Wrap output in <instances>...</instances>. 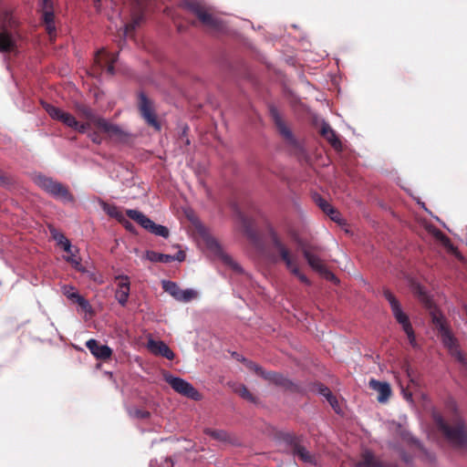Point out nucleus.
<instances>
[{
	"label": "nucleus",
	"instance_id": "nucleus-1",
	"mask_svg": "<svg viewBox=\"0 0 467 467\" xmlns=\"http://www.w3.org/2000/svg\"><path fill=\"white\" fill-rule=\"evenodd\" d=\"M431 321L449 354L462 366L467 365V358L461 351L457 338L453 336L447 319L442 313L434 308L431 311Z\"/></svg>",
	"mask_w": 467,
	"mask_h": 467
},
{
	"label": "nucleus",
	"instance_id": "nucleus-2",
	"mask_svg": "<svg viewBox=\"0 0 467 467\" xmlns=\"http://www.w3.org/2000/svg\"><path fill=\"white\" fill-rule=\"evenodd\" d=\"M437 428L443 433L448 441L459 449H467V429L462 420L456 418L448 423L440 414H434Z\"/></svg>",
	"mask_w": 467,
	"mask_h": 467
},
{
	"label": "nucleus",
	"instance_id": "nucleus-3",
	"mask_svg": "<svg viewBox=\"0 0 467 467\" xmlns=\"http://www.w3.org/2000/svg\"><path fill=\"white\" fill-rule=\"evenodd\" d=\"M34 182L38 187L55 199L61 200L65 202H73L75 201L74 195L70 192L69 189L51 177L36 174L34 177Z\"/></svg>",
	"mask_w": 467,
	"mask_h": 467
},
{
	"label": "nucleus",
	"instance_id": "nucleus-4",
	"mask_svg": "<svg viewBox=\"0 0 467 467\" xmlns=\"http://www.w3.org/2000/svg\"><path fill=\"white\" fill-rule=\"evenodd\" d=\"M269 241L273 251V259L275 262H283L288 271L298 265L297 256L291 252L280 236L273 230L269 232Z\"/></svg>",
	"mask_w": 467,
	"mask_h": 467
},
{
	"label": "nucleus",
	"instance_id": "nucleus-5",
	"mask_svg": "<svg viewBox=\"0 0 467 467\" xmlns=\"http://www.w3.org/2000/svg\"><path fill=\"white\" fill-rule=\"evenodd\" d=\"M184 6L199 19L202 26L214 30L222 27V21L211 13L202 0H186Z\"/></svg>",
	"mask_w": 467,
	"mask_h": 467
},
{
	"label": "nucleus",
	"instance_id": "nucleus-6",
	"mask_svg": "<svg viewBox=\"0 0 467 467\" xmlns=\"http://www.w3.org/2000/svg\"><path fill=\"white\" fill-rule=\"evenodd\" d=\"M270 115L285 144L293 150H298L300 148V144L297 139L296 138V136L294 135L293 131L288 127L286 122L283 119L278 110L275 108H271Z\"/></svg>",
	"mask_w": 467,
	"mask_h": 467
},
{
	"label": "nucleus",
	"instance_id": "nucleus-7",
	"mask_svg": "<svg viewBox=\"0 0 467 467\" xmlns=\"http://www.w3.org/2000/svg\"><path fill=\"white\" fill-rule=\"evenodd\" d=\"M126 214L129 218L137 222L144 229L148 230L151 234L164 238L169 236V230L167 227L156 224L153 221H151L140 211L129 209L126 211Z\"/></svg>",
	"mask_w": 467,
	"mask_h": 467
},
{
	"label": "nucleus",
	"instance_id": "nucleus-8",
	"mask_svg": "<svg viewBox=\"0 0 467 467\" xmlns=\"http://www.w3.org/2000/svg\"><path fill=\"white\" fill-rule=\"evenodd\" d=\"M138 109L140 116L149 126L156 130H161V123L158 120L153 102L143 92H140L138 96Z\"/></svg>",
	"mask_w": 467,
	"mask_h": 467
},
{
	"label": "nucleus",
	"instance_id": "nucleus-9",
	"mask_svg": "<svg viewBox=\"0 0 467 467\" xmlns=\"http://www.w3.org/2000/svg\"><path fill=\"white\" fill-rule=\"evenodd\" d=\"M165 380L179 394L193 400H199L201 399L199 391L186 380L173 376L165 377Z\"/></svg>",
	"mask_w": 467,
	"mask_h": 467
},
{
	"label": "nucleus",
	"instance_id": "nucleus-10",
	"mask_svg": "<svg viewBox=\"0 0 467 467\" xmlns=\"http://www.w3.org/2000/svg\"><path fill=\"white\" fill-rule=\"evenodd\" d=\"M43 109L47 111L49 117L55 120H57L65 126L75 129L77 126V119L69 112H66L63 109L49 104L47 102H41Z\"/></svg>",
	"mask_w": 467,
	"mask_h": 467
},
{
	"label": "nucleus",
	"instance_id": "nucleus-11",
	"mask_svg": "<svg viewBox=\"0 0 467 467\" xmlns=\"http://www.w3.org/2000/svg\"><path fill=\"white\" fill-rule=\"evenodd\" d=\"M118 54L108 53L104 48L99 50L94 57V70L106 71L110 76L115 74L114 63L117 61Z\"/></svg>",
	"mask_w": 467,
	"mask_h": 467
},
{
	"label": "nucleus",
	"instance_id": "nucleus-12",
	"mask_svg": "<svg viewBox=\"0 0 467 467\" xmlns=\"http://www.w3.org/2000/svg\"><path fill=\"white\" fill-rule=\"evenodd\" d=\"M162 288L173 298L181 302H190L197 296V293L194 290H182L175 282L172 281H162Z\"/></svg>",
	"mask_w": 467,
	"mask_h": 467
},
{
	"label": "nucleus",
	"instance_id": "nucleus-13",
	"mask_svg": "<svg viewBox=\"0 0 467 467\" xmlns=\"http://www.w3.org/2000/svg\"><path fill=\"white\" fill-rule=\"evenodd\" d=\"M384 296L389 301L392 314L399 324L401 325L402 329H408L411 327L409 317L402 311L400 302L395 296L389 291H384Z\"/></svg>",
	"mask_w": 467,
	"mask_h": 467
},
{
	"label": "nucleus",
	"instance_id": "nucleus-14",
	"mask_svg": "<svg viewBox=\"0 0 467 467\" xmlns=\"http://www.w3.org/2000/svg\"><path fill=\"white\" fill-rule=\"evenodd\" d=\"M40 12L42 13V21L45 24L46 30L50 37L56 35L55 15L52 0H39Z\"/></svg>",
	"mask_w": 467,
	"mask_h": 467
},
{
	"label": "nucleus",
	"instance_id": "nucleus-15",
	"mask_svg": "<svg viewBox=\"0 0 467 467\" xmlns=\"http://www.w3.org/2000/svg\"><path fill=\"white\" fill-rule=\"evenodd\" d=\"M285 441L291 446L292 452L305 462H315V456L312 455L302 444L298 437L294 434H286Z\"/></svg>",
	"mask_w": 467,
	"mask_h": 467
},
{
	"label": "nucleus",
	"instance_id": "nucleus-16",
	"mask_svg": "<svg viewBox=\"0 0 467 467\" xmlns=\"http://www.w3.org/2000/svg\"><path fill=\"white\" fill-rule=\"evenodd\" d=\"M148 0H134L135 10L131 15V21L125 25V34L129 35L133 32L137 26L140 25V23L144 19V11L147 6Z\"/></svg>",
	"mask_w": 467,
	"mask_h": 467
},
{
	"label": "nucleus",
	"instance_id": "nucleus-17",
	"mask_svg": "<svg viewBox=\"0 0 467 467\" xmlns=\"http://www.w3.org/2000/svg\"><path fill=\"white\" fill-rule=\"evenodd\" d=\"M320 251L319 247L317 246H302L301 252L305 259L306 260L309 266L319 273L323 267L326 265L323 260L319 257L318 253Z\"/></svg>",
	"mask_w": 467,
	"mask_h": 467
},
{
	"label": "nucleus",
	"instance_id": "nucleus-18",
	"mask_svg": "<svg viewBox=\"0 0 467 467\" xmlns=\"http://www.w3.org/2000/svg\"><path fill=\"white\" fill-rule=\"evenodd\" d=\"M116 282L115 298L121 306H125L130 291V278L127 275H118L116 276Z\"/></svg>",
	"mask_w": 467,
	"mask_h": 467
},
{
	"label": "nucleus",
	"instance_id": "nucleus-19",
	"mask_svg": "<svg viewBox=\"0 0 467 467\" xmlns=\"http://www.w3.org/2000/svg\"><path fill=\"white\" fill-rule=\"evenodd\" d=\"M98 129L118 141H126L129 137V134L119 126L112 124L105 119L99 123Z\"/></svg>",
	"mask_w": 467,
	"mask_h": 467
},
{
	"label": "nucleus",
	"instance_id": "nucleus-20",
	"mask_svg": "<svg viewBox=\"0 0 467 467\" xmlns=\"http://www.w3.org/2000/svg\"><path fill=\"white\" fill-rule=\"evenodd\" d=\"M261 378L270 383L282 387L285 389L295 390L296 389V386L291 380L285 378L283 374L275 371H267L265 369Z\"/></svg>",
	"mask_w": 467,
	"mask_h": 467
},
{
	"label": "nucleus",
	"instance_id": "nucleus-21",
	"mask_svg": "<svg viewBox=\"0 0 467 467\" xmlns=\"http://www.w3.org/2000/svg\"><path fill=\"white\" fill-rule=\"evenodd\" d=\"M146 258L150 260V262H160V263H165L169 264L173 261L182 262L185 260V253L182 250H180L175 255L166 254L158 253L155 251H148L146 253Z\"/></svg>",
	"mask_w": 467,
	"mask_h": 467
},
{
	"label": "nucleus",
	"instance_id": "nucleus-22",
	"mask_svg": "<svg viewBox=\"0 0 467 467\" xmlns=\"http://www.w3.org/2000/svg\"><path fill=\"white\" fill-rule=\"evenodd\" d=\"M62 293L65 296H67L69 300H71L74 303H77L82 310L85 312H90L91 306L89 302L84 298L81 295H79L74 286L71 285H63L62 286Z\"/></svg>",
	"mask_w": 467,
	"mask_h": 467
},
{
	"label": "nucleus",
	"instance_id": "nucleus-23",
	"mask_svg": "<svg viewBox=\"0 0 467 467\" xmlns=\"http://www.w3.org/2000/svg\"><path fill=\"white\" fill-rule=\"evenodd\" d=\"M86 347L91 354L99 359H109L112 355V350L107 345L99 344L96 339H89L86 342Z\"/></svg>",
	"mask_w": 467,
	"mask_h": 467
},
{
	"label": "nucleus",
	"instance_id": "nucleus-24",
	"mask_svg": "<svg viewBox=\"0 0 467 467\" xmlns=\"http://www.w3.org/2000/svg\"><path fill=\"white\" fill-rule=\"evenodd\" d=\"M147 347L154 355L161 356L169 360H172L174 358L175 355L173 351L163 341L149 339Z\"/></svg>",
	"mask_w": 467,
	"mask_h": 467
},
{
	"label": "nucleus",
	"instance_id": "nucleus-25",
	"mask_svg": "<svg viewBox=\"0 0 467 467\" xmlns=\"http://www.w3.org/2000/svg\"><path fill=\"white\" fill-rule=\"evenodd\" d=\"M357 467H392L390 464L379 461L368 450L361 453L360 460L356 464Z\"/></svg>",
	"mask_w": 467,
	"mask_h": 467
},
{
	"label": "nucleus",
	"instance_id": "nucleus-26",
	"mask_svg": "<svg viewBox=\"0 0 467 467\" xmlns=\"http://www.w3.org/2000/svg\"><path fill=\"white\" fill-rule=\"evenodd\" d=\"M369 387L379 393L378 400L379 402H386L391 395V389L388 382H382L372 379L369 381Z\"/></svg>",
	"mask_w": 467,
	"mask_h": 467
},
{
	"label": "nucleus",
	"instance_id": "nucleus-27",
	"mask_svg": "<svg viewBox=\"0 0 467 467\" xmlns=\"http://www.w3.org/2000/svg\"><path fill=\"white\" fill-rule=\"evenodd\" d=\"M16 48L13 34L6 29H0V52L10 53Z\"/></svg>",
	"mask_w": 467,
	"mask_h": 467
},
{
	"label": "nucleus",
	"instance_id": "nucleus-28",
	"mask_svg": "<svg viewBox=\"0 0 467 467\" xmlns=\"http://www.w3.org/2000/svg\"><path fill=\"white\" fill-rule=\"evenodd\" d=\"M76 110L80 118L91 121L97 128L103 119V118L98 116L95 111L87 105L78 104L76 106Z\"/></svg>",
	"mask_w": 467,
	"mask_h": 467
},
{
	"label": "nucleus",
	"instance_id": "nucleus-29",
	"mask_svg": "<svg viewBox=\"0 0 467 467\" xmlns=\"http://www.w3.org/2000/svg\"><path fill=\"white\" fill-rule=\"evenodd\" d=\"M320 133L335 150H341L342 143L329 124L323 123L321 126Z\"/></svg>",
	"mask_w": 467,
	"mask_h": 467
},
{
	"label": "nucleus",
	"instance_id": "nucleus-30",
	"mask_svg": "<svg viewBox=\"0 0 467 467\" xmlns=\"http://www.w3.org/2000/svg\"><path fill=\"white\" fill-rule=\"evenodd\" d=\"M237 212V216L239 218V221L241 223L243 231L244 234L251 240L256 239V233L253 228V222L250 218H248L246 215H244L242 212L239 210Z\"/></svg>",
	"mask_w": 467,
	"mask_h": 467
},
{
	"label": "nucleus",
	"instance_id": "nucleus-31",
	"mask_svg": "<svg viewBox=\"0 0 467 467\" xmlns=\"http://www.w3.org/2000/svg\"><path fill=\"white\" fill-rule=\"evenodd\" d=\"M103 209L107 213L108 215L117 219L119 223H121L125 219L123 217L122 213L115 205L104 204Z\"/></svg>",
	"mask_w": 467,
	"mask_h": 467
},
{
	"label": "nucleus",
	"instance_id": "nucleus-32",
	"mask_svg": "<svg viewBox=\"0 0 467 467\" xmlns=\"http://www.w3.org/2000/svg\"><path fill=\"white\" fill-rule=\"evenodd\" d=\"M242 362L251 371L254 372L257 376L261 377L264 374L265 368L257 363L247 358H242Z\"/></svg>",
	"mask_w": 467,
	"mask_h": 467
},
{
	"label": "nucleus",
	"instance_id": "nucleus-33",
	"mask_svg": "<svg viewBox=\"0 0 467 467\" xmlns=\"http://www.w3.org/2000/svg\"><path fill=\"white\" fill-rule=\"evenodd\" d=\"M129 414L130 417L135 419H149L150 416V413L146 410H141L138 408H132L129 410Z\"/></svg>",
	"mask_w": 467,
	"mask_h": 467
},
{
	"label": "nucleus",
	"instance_id": "nucleus-34",
	"mask_svg": "<svg viewBox=\"0 0 467 467\" xmlns=\"http://www.w3.org/2000/svg\"><path fill=\"white\" fill-rule=\"evenodd\" d=\"M69 255L67 257V261L78 272H82L84 273L86 270L85 268L82 266L81 265V262H80V259L79 258H77L73 253V251L71 250L70 253H68Z\"/></svg>",
	"mask_w": 467,
	"mask_h": 467
},
{
	"label": "nucleus",
	"instance_id": "nucleus-35",
	"mask_svg": "<svg viewBox=\"0 0 467 467\" xmlns=\"http://www.w3.org/2000/svg\"><path fill=\"white\" fill-rule=\"evenodd\" d=\"M222 261L228 266H230L234 271L237 273H242V267L228 254H222Z\"/></svg>",
	"mask_w": 467,
	"mask_h": 467
},
{
	"label": "nucleus",
	"instance_id": "nucleus-36",
	"mask_svg": "<svg viewBox=\"0 0 467 467\" xmlns=\"http://www.w3.org/2000/svg\"><path fill=\"white\" fill-rule=\"evenodd\" d=\"M205 433L217 441H225L228 440V434L224 431L208 429L205 431Z\"/></svg>",
	"mask_w": 467,
	"mask_h": 467
},
{
	"label": "nucleus",
	"instance_id": "nucleus-37",
	"mask_svg": "<svg viewBox=\"0 0 467 467\" xmlns=\"http://www.w3.org/2000/svg\"><path fill=\"white\" fill-rule=\"evenodd\" d=\"M315 202L317 205L326 213L327 214L328 212L332 211L333 206L324 198L317 195L315 197Z\"/></svg>",
	"mask_w": 467,
	"mask_h": 467
},
{
	"label": "nucleus",
	"instance_id": "nucleus-38",
	"mask_svg": "<svg viewBox=\"0 0 467 467\" xmlns=\"http://www.w3.org/2000/svg\"><path fill=\"white\" fill-rule=\"evenodd\" d=\"M243 399L255 402V398L254 395L249 391V389L244 386L241 385L239 388L235 390Z\"/></svg>",
	"mask_w": 467,
	"mask_h": 467
},
{
	"label": "nucleus",
	"instance_id": "nucleus-39",
	"mask_svg": "<svg viewBox=\"0 0 467 467\" xmlns=\"http://www.w3.org/2000/svg\"><path fill=\"white\" fill-rule=\"evenodd\" d=\"M292 275L296 276L302 283L309 285L311 284L310 280L307 278L306 275H304L299 268V265H296L293 269L289 271Z\"/></svg>",
	"mask_w": 467,
	"mask_h": 467
},
{
	"label": "nucleus",
	"instance_id": "nucleus-40",
	"mask_svg": "<svg viewBox=\"0 0 467 467\" xmlns=\"http://www.w3.org/2000/svg\"><path fill=\"white\" fill-rule=\"evenodd\" d=\"M55 239L57 240L58 242V244H60L64 251L67 252V253H70L71 252V244L69 242V240L64 235V234H59L58 236L55 235L54 236Z\"/></svg>",
	"mask_w": 467,
	"mask_h": 467
},
{
	"label": "nucleus",
	"instance_id": "nucleus-41",
	"mask_svg": "<svg viewBox=\"0 0 467 467\" xmlns=\"http://www.w3.org/2000/svg\"><path fill=\"white\" fill-rule=\"evenodd\" d=\"M403 331L407 335V337L409 339V342H410V346L413 348H417L419 347V345H418V343L416 341V337H415V333H414V330H413L412 327H409L408 329H405Z\"/></svg>",
	"mask_w": 467,
	"mask_h": 467
},
{
	"label": "nucleus",
	"instance_id": "nucleus-42",
	"mask_svg": "<svg viewBox=\"0 0 467 467\" xmlns=\"http://www.w3.org/2000/svg\"><path fill=\"white\" fill-rule=\"evenodd\" d=\"M318 274L329 281H332L334 283L338 282V279L337 278V276L330 270H328L326 265L323 267V269Z\"/></svg>",
	"mask_w": 467,
	"mask_h": 467
},
{
	"label": "nucleus",
	"instance_id": "nucleus-43",
	"mask_svg": "<svg viewBox=\"0 0 467 467\" xmlns=\"http://www.w3.org/2000/svg\"><path fill=\"white\" fill-rule=\"evenodd\" d=\"M93 125V123L89 120H86L85 122H79L77 121V126L75 127V130H77L79 133H85L88 129H90V126Z\"/></svg>",
	"mask_w": 467,
	"mask_h": 467
},
{
	"label": "nucleus",
	"instance_id": "nucleus-44",
	"mask_svg": "<svg viewBox=\"0 0 467 467\" xmlns=\"http://www.w3.org/2000/svg\"><path fill=\"white\" fill-rule=\"evenodd\" d=\"M327 215L332 221L337 223L338 224H344V220L341 218L340 213L334 207L332 208L331 212H328Z\"/></svg>",
	"mask_w": 467,
	"mask_h": 467
},
{
	"label": "nucleus",
	"instance_id": "nucleus-45",
	"mask_svg": "<svg viewBox=\"0 0 467 467\" xmlns=\"http://www.w3.org/2000/svg\"><path fill=\"white\" fill-rule=\"evenodd\" d=\"M443 245L451 253L456 254L457 248L451 244V240L447 236H443L442 239Z\"/></svg>",
	"mask_w": 467,
	"mask_h": 467
},
{
	"label": "nucleus",
	"instance_id": "nucleus-46",
	"mask_svg": "<svg viewBox=\"0 0 467 467\" xmlns=\"http://www.w3.org/2000/svg\"><path fill=\"white\" fill-rule=\"evenodd\" d=\"M317 391L319 394L324 396L326 399H327V397H329L332 394L330 389L323 384L318 385Z\"/></svg>",
	"mask_w": 467,
	"mask_h": 467
},
{
	"label": "nucleus",
	"instance_id": "nucleus-47",
	"mask_svg": "<svg viewBox=\"0 0 467 467\" xmlns=\"http://www.w3.org/2000/svg\"><path fill=\"white\" fill-rule=\"evenodd\" d=\"M188 127L184 128L182 133V136L180 138V142L183 144L184 146L190 145V140L187 136Z\"/></svg>",
	"mask_w": 467,
	"mask_h": 467
},
{
	"label": "nucleus",
	"instance_id": "nucleus-48",
	"mask_svg": "<svg viewBox=\"0 0 467 467\" xmlns=\"http://www.w3.org/2000/svg\"><path fill=\"white\" fill-rule=\"evenodd\" d=\"M88 136L92 140V142H94L96 144H100L101 143L102 140H101V137L99 134V132L93 131V132L88 133Z\"/></svg>",
	"mask_w": 467,
	"mask_h": 467
},
{
	"label": "nucleus",
	"instance_id": "nucleus-49",
	"mask_svg": "<svg viewBox=\"0 0 467 467\" xmlns=\"http://www.w3.org/2000/svg\"><path fill=\"white\" fill-rule=\"evenodd\" d=\"M327 400L329 402L331 407L337 412L338 401L337 398L333 394H331L329 397H327Z\"/></svg>",
	"mask_w": 467,
	"mask_h": 467
},
{
	"label": "nucleus",
	"instance_id": "nucleus-50",
	"mask_svg": "<svg viewBox=\"0 0 467 467\" xmlns=\"http://www.w3.org/2000/svg\"><path fill=\"white\" fill-rule=\"evenodd\" d=\"M121 223L124 225V227L128 230L132 232L134 230V225L129 222L128 220L124 219Z\"/></svg>",
	"mask_w": 467,
	"mask_h": 467
},
{
	"label": "nucleus",
	"instance_id": "nucleus-51",
	"mask_svg": "<svg viewBox=\"0 0 467 467\" xmlns=\"http://www.w3.org/2000/svg\"><path fill=\"white\" fill-rule=\"evenodd\" d=\"M7 182L8 179L4 174H0V185H4Z\"/></svg>",
	"mask_w": 467,
	"mask_h": 467
},
{
	"label": "nucleus",
	"instance_id": "nucleus-52",
	"mask_svg": "<svg viewBox=\"0 0 467 467\" xmlns=\"http://www.w3.org/2000/svg\"><path fill=\"white\" fill-rule=\"evenodd\" d=\"M96 6H99L100 5L101 0H93Z\"/></svg>",
	"mask_w": 467,
	"mask_h": 467
},
{
	"label": "nucleus",
	"instance_id": "nucleus-53",
	"mask_svg": "<svg viewBox=\"0 0 467 467\" xmlns=\"http://www.w3.org/2000/svg\"><path fill=\"white\" fill-rule=\"evenodd\" d=\"M413 442L419 447L420 448V443L418 440H413Z\"/></svg>",
	"mask_w": 467,
	"mask_h": 467
},
{
	"label": "nucleus",
	"instance_id": "nucleus-54",
	"mask_svg": "<svg viewBox=\"0 0 467 467\" xmlns=\"http://www.w3.org/2000/svg\"><path fill=\"white\" fill-rule=\"evenodd\" d=\"M212 244L217 246V244L214 241H212Z\"/></svg>",
	"mask_w": 467,
	"mask_h": 467
}]
</instances>
